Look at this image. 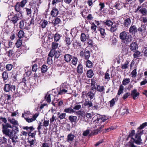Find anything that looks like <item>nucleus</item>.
Wrapping results in <instances>:
<instances>
[{"mask_svg":"<svg viewBox=\"0 0 147 147\" xmlns=\"http://www.w3.org/2000/svg\"><path fill=\"white\" fill-rule=\"evenodd\" d=\"M123 89V86L122 85H121L119 86V88L117 94L119 95L122 93Z\"/></svg>","mask_w":147,"mask_h":147,"instance_id":"nucleus-43","label":"nucleus"},{"mask_svg":"<svg viewBox=\"0 0 147 147\" xmlns=\"http://www.w3.org/2000/svg\"><path fill=\"white\" fill-rule=\"evenodd\" d=\"M21 6L19 4V3H17L15 6V10L18 13L17 14L18 16H22V12L21 11Z\"/></svg>","mask_w":147,"mask_h":147,"instance_id":"nucleus-18","label":"nucleus"},{"mask_svg":"<svg viewBox=\"0 0 147 147\" xmlns=\"http://www.w3.org/2000/svg\"><path fill=\"white\" fill-rule=\"evenodd\" d=\"M47 70V66L45 65H43L41 69V71L42 72L45 73Z\"/></svg>","mask_w":147,"mask_h":147,"instance_id":"nucleus-58","label":"nucleus"},{"mask_svg":"<svg viewBox=\"0 0 147 147\" xmlns=\"http://www.w3.org/2000/svg\"><path fill=\"white\" fill-rule=\"evenodd\" d=\"M78 59L77 57H74L72 58V60L71 61L72 64L75 66H76L78 62Z\"/></svg>","mask_w":147,"mask_h":147,"instance_id":"nucleus-51","label":"nucleus"},{"mask_svg":"<svg viewBox=\"0 0 147 147\" xmlns=\"http://www.w3.org/2000/svg\"><path fill=\"white\" fill-rule=\"evenodd\" d=\"M138 11L142 14V16H146L147 15V9L145 8L142 7L141 6H138L134 12L135 13H136Z\"/></svg>","mask_w":147,"mask_h":147,"instance_id":"nucleus-9","label":"nucleus"},{"mask_svg":"<svg viewBox=\"0 0 147 147\" xmlns=\"http://www.w3.org/2000/svg\"><path fill=\"white\" fill-rule=\"evenodd\" d=\"M69 87V85L67 82L63 83L60 86V90L58 92V94L61 95L66 93L67 91L68 88Z\"/></svg>","mask_w":147,"mask_h":147,"instance_id":"nucleus-6","label":"nucleus"},{"mask_svg":"<svg viewBox=\"0 0 147 147\" xmlns=\"http://www.w3.org/2000/svg\"><path fill=\"white\" fill-rule=\"evenodd\" d=\"M8 121L12 125H18V121L15 119L11 118L8 119Z\"/></svg>","mask_w":147,"mask_h":147,"instance_id":"nucleus-34","label":"nucleus"},{"mask_svg":"<svg viewBox=\"0 0 147 147\" xmlns=\"http://www.w3.org/2000/svg\"><path fill=\"white\" fill-rule=\"evenodd\" d=\"M13 67V65L11 64H7L5 66V68L8 71H11Z\"/></svg>","mask_w":147,"mask_h":147,"instance_id":"nucleus-55","label":"nucleus"},{"mask_svg":"<svg viewBox=\"0 0 147 147\" xmlns=\"http://www.w3.org/2000/svg\"><path fill=\"white\" fill-rule=\"evenodd\" d=\"M94 73L91 69L88 70L86 72V75L88 77L91 78L94 75Z\"/></svg>","mask_w":147,"mask_h":147,"instance_id":"nucleus-37","label":"nucleus"},{"mask_svg":"<svg viewBox=\"0 0 147 147\" xmlns=\"http://www.w3.org/2000/svg\"><path fill=\"white\" fill-rule=\"evenodd\" d=\"M123 5H124V3L118 1L116 2L115 5V6L116 8L118 10L121 9Z\"/></svg>","mask_w":147,"mask_h":147,"instance_id":"nucleus-25","label":"nucleus"},{"mask_svg":"<svg viewBox=\"0 0 147 147\" xmlns=\"http://www.w3.org/2000/svg\"><path fill=\"white\" fill-rule=\"evenodd\" d=\"M0 145L2 147H7V139L5 137L0 138Z\"/></svg>","mask_w":147,"mask_h":147,"instance_id":"nucleus-12","label":"nucleus"},{"mask_svg":"<svg viewBox=\"0 0 147 147\" xmlns=\"http://www.w3.org/2000/svg\"><path fill=\"white\" fill-rule=\"evenodd\" d=\"M147 126V122H145L144 123H143L142 125H141L139 127H138V129H140L139 130H138V132L137 133H138V131L141 132V133H140V136L142 134V131H141V130L144 128L145 126Z\"/></svg>","mask_w":147,"mask_h":147,"instance_id":"nucleus-38","label":"nucleus"},{"mask_svg":"<svg viewBox=\"0 0 147 147\" xmlns=\"http://www.w3.org/2000/svg\"><path fill=\"white\" fill-rule=\"evenodd\" d=\"M59 43L56 42H52L51 44V49L50 51V54L51 53H53V50H55L58 47Z\"/></svg>","mask_w":147,"mask_h":147,"instance_id":"nucleus-16","label":"nucleus"},{"mask_svg":"<svg viewBox=\"0 0 147 147\" xmlns=\"http://www.w3.org/2000/svg\"><path fill=\"white\" fill-rule=\"evenodd\" d=\"M61 36L59 34L57 33H56L54 36V41L55 42H57L60 39Z\"/></svg>","mask_w":147,"mask_h":147,"instance_id":"nucleus-40","label":"nucleus"},{"mask_svg":"<svg viewBox=\"0 0 147 147\" xmlns=\"http://www.w3.org/2000/svg\"><path fill=\"white\" fill-rule=\"evenodd\" d=\"M93 41L92 40L88 39H87V43L91 47L93 46Z\"/></svg>","mask_w":147,"mask_h":147,"instance_id":"nucleus-63","label":"nucleus"},{"mask_svg":"<svg viewBox=\"0 0 147 147\" xmlns=\"http://www.w3.org/2000/svg\"><path fill=\"white\" fill-rule=\"evenodd\" d=\"M16 89V87L14 85H11L9 84H5L3 87V90L5 92H9L10 91L14 92Z\"/></svg>","mask_w":147,"mask_h":147,"instance_id":"nucleus-7","label":"nucleus"},{"mask_svg":"<svg viewBox=\"0 0 147 147\" xmlns=\"http://www.w3.org/2000/svg\"><path fill=\"white\" fill-rule=\"evenodd\" d=\"M110 29V31L111 32H114L116 31L117 29V26L116 24L113 25L111 26Z\"/></svg>","mask_w":147,"mask_h":147,"instance_id":"nucleus-44","label":"nucleus"},{"mask_svg":"<svg viewBox=\"0 0 147 147\" xmlns=\"http://www.w3.org/2000/svg\"><path fill=\"white\" fill-rule=\"evenodd\" d=\"M22 43V40L20 39L18 40L16 43V46L17 48H19L21 46Z\"/></svg>","mask_w":147,"mask_h":147,"instance_id":"nucleus-59","label":"nucleus"},{"mask_svg":"<svg viewBox=\"0 0 147 147\" xmlns=\"http://www.w3.org/2000/svg\"><path fill=\"white\" fill-rule=\"evenodd\" d=\"M130 82L129 78H125L122 81V84L124 85H126L128 84Z\"/></svg>","mask_w":147,"mask_h":147,"instance_id":"nucleus-49","label":"nucleus"},{"mask_svg":"<svg viewBox=\"0 0 147 147\" xmlns=\"http://www.w3.org/2000/svg\"><path fill=\"white\" fill-rule=\"evenodd\" d=\"M86 66L87 67L90 68L92 66V63L91 61L88 60L86 62Z\"/></svg>","mask_w":147,"mask_h":147,"instance_id":"nucleus-54","label":"nucleus"},{"mask_svg":"<svg viewBox=\"0 0 147 147\" xmlns=\"http://www.w3.org/2000/svg\"><path fill=\"white\" fill-rule=\"evenodd\" d=\"M118 100V98L116 97L115 98H114L112 99L111 100L109 101L110 102V106L111 107H113L115 104V102Z\"/></svg>","mask_w":147,"mask_h":147,"instance_id":"nucleus-32","label":"nucleus"},{"mask_svg":"<svg viewBox=\"0 0 147 147\" xmlns=\"http://www.w3.org/2000/svg\"><path fill=\"white\" fill-rule=\"evenodd\" d=\"M141 133V131H138V133L135 134V131L134 130L131 131L127 138V139L131 138L128 144L129 147H136L134 144V142L138 145H140L142 143V140L140 138Z\"/></svg>","mask_w":147,"mask_h":147,"instance_id":"nucleus-2","label":"nucleus"},{"mask_svg":"<svg viewBox=\"0 0 147 147\" xmlns=\"http://www.w3.org/2000/svg\"><path fill=\"white\" fill-rule=\"evenodd\" d=\"M83 50H81L80 53V56L86 59H88L90 56V52L88 50L85 49L84 51Z\"/></svg>","mask_w":147,"mask_h":147,"instance_id":"nucleus-8","label":"nucleus"},{"mask_svg":"<svg viewBox=\"0 0 147 147\" xmlns=\"http://www.w3.org/2000/svg\"><path fill=\"white\" fill-rule=\"evenodd\" d=\"M60 55V52L59 51H56L55 50H53V53H51L50 54V52L49 54V56L51 57H53L55 55V57L58 58Z\"/></svg>","mask_w":147,"mask_h":147,"instance_id":"nucleus-14","label":"nucleus"},{"mask_svg":"<svg viewBox=\"0 0 147 147\" xmlns=\"http://www.w3.org/2000/svg\"><path fill=\"white\" fill-rule=\"evenodd\" d=\"M72 58V56L69 54H65L64 57V60L67 62L70 61Z\"/></svg>","mask_w":147,"mask_h":147,"instance_id":"nucleus-28","label":"nucleus"},{"mask_svg":"<svg viewBox=\"0 0 147 147\" xmlns=\"http://www.w3.org/2000/svg\"><path fill=\"white\" fill-rule=\"evenodd\" d=\"M84 105L85 107L89 108L92 106V104L91 101L88 100H86Z\"/></svg>","mask_w":147,"mask_h":147,"instance_id":"nucleus-27","label":"nucleus"},{"mask_svg":"<svg viewBox=\"0 0 147 147\" xmlns=\"http://www.w3.org/2000/svg\"><path fill=\"white\" fill-rule=\"evenodd\" d=\"M131 95L133 98L135 100L137 99V97L139 96V93L138 92H137L136 89H134L131 91Z\"/></svg>","mask_w":147,"mask_h":147,"instance_id":"nucleus-20","label":"nucleus"},{"mask_svg":"<svg viewBox=\"0 0 147 147\" xmlns=\"http://www.w3.org/2000/svg\"><path fill=\"white\" fill-rule=\"evenodd\" d=\"M142 51L145 55L147 56V47H143L142 49Z\"/></svg>","mask_w":147,"mask_h":147,"instance_id":"nucleus-64","label":"nucleus"},{"mask_svg":"<svg viewBox=\"0 0 147 147\" xmlns=\"http://www.w3.org/2000/svg\"><path fill=\"white\" fill-rule=\"evenodd\" d=\"M87 95L90 98V100H91L94 97V93L90 92L87 94Z\"/></svg>","mask_w":147,"mask_h":147,"instance_id":"nucleus-60","label":"nucleus"},{"mask_svg":"<svg viewBox=\"0 0 147 147\" xmlns=\"http://www.w3.org/2000/svg\"><path fill=\"white\" fill-rule=\"evenodd\" d=\"M39 114L38 113H36L33 115V116L31 118L27 117H25L24 119L28 123H31L34 121L38 116Z\"/></svg>","mask_w":147,"mask_h":147,"instance_id":"nucleus-13","label":"nucleus"},{"mask_svg":"<svg viewBox=\"0 0 147 147\" xmlns=\"http://www.w3.org/2000/svg\"><path fill=\"white\" fill-rule=\"evenodd\" d=\"M77 72L80 74H82L83 72V67L81 64H79L77 68Z\"/></svg>","mask_w":147,"mask_h":147,"instance_id":"nucleus-30","label":"nucleus"},{"mask_svg":"<svg viewBox=\"0 0 147 147\" xmlns=\"http://www.w3.org/2000/svg\"><path fill=\"white\" fill-rule=\"evenodd\" d=\"M8 56L9 57L13 56L15 55V51L14 48L12 49L9 50L8 52Z\"/></svg>","mask_w":147,"mask_h":147,"instance_id":"nucleus-45","label":"nucleus"},{"mask_svg":"<svg viewBox=\"0 0 147 147\" xmlns=\"http://www.w3.org/2000/svg\"><path fill=\"white\" fill-rule=\"evenodd\" d=\"M122 18L124 20L123 25L125 27H127L129 26L131 24V20L130 17L127 15H124Z\"/></svg>","mask_w":147,"mask_h":147,"instance_id":"nucleus-10","label":"nucleus"},{"mask_svg":"<svg viewBox=\"0 0 147 147\" xmlns=\"http://www.w3.org/2000/svg\"><path fill=\"white\" fill-rule=\"evenodd\" d=\"M74 135L72 133H70L67 136L66 141L71 144L74 141Z\"/></svg>","mask_w":147,"mask_h":147,"instance_id":"nucleus-15","label":"nucleus"},{"mask_svg":"<svg viewBox=\"0 0 147 147\" xmlns=\"http://www.w3.org/2000/svg\"><path fill=\"white\" fill-rule=\"evenodd\" d=\"M18 35L20 38H22L24 36V32L23 31L20 30L18 32Z\"/></svg>","mask_w":147,"mask_h":147,"instance_id":"nucleus-56","label":"nucleus"},{"mask_svg":"<svg viewBox=\"0 0 147 147\" xmlns=\"http://www.w3.org/2000/svg\"><path fill=\"white\" fill-rule=\"evenodd\" d=\"M119 37L123 42L125 44L129 43L132 40L131 36L130 35L127 34L125 31H123L120 33Z\"/></svg>","mask_w":147,"mask_h":147,"instance_id":"nucleus-4","label":"nucleus"},{"mask_svg":"<svg viewBox=\"0 0 147 147\" xmlns=\"http://www.w3.org/2000/svg\"><path fill=\"white\" fill-rule=\"evenodd\" d=\"M129 31L131 33L135 34L137 32V29L136 26L135 25H131L129 29Z\"/></svg>","mask_w":147,"mask_h":147,"instance_id":"nucleus-22","label":"nucleus"},{"mask_svg":"<svg viewBox=\"0 0 147 147\" xmlns=\"http://www.w3.org/2000/svg\"><path fill=\"white\" fill-rule=\"evenodd\" d=\"M45 98L47 102H51L50 94H47L45 96Z\"/></svg>","mask_w":147,"mask_h":147,"instance_id":"nucleus-47","label":"nucleus"},{"mask_svg":"<svg viewBox=\"0 0 147 147\" xmlns=\"http://www.w3.org/2000/svg\"><path fill=\"white\" fill-rule=\"evenodd\" d=\"M49 120H44L43 121V123H42L41 122L39 123V125L38 127V131L39 133H40V130L41 129L42 127L45 126V127H47L49 126Z\"/></svg>","mask_w":147,"mask_h":147,"instance_id":"nucleus-11","label":"nucleus"},{"mask_svg":"<svg viewBox=\"0 0 147 147\" xmlns=\"http://www.w3.org/2000/svg\"><path fill=\"white\" fill-rule=\"evenodd\" d=\"M11 129H12V130L14 135L16 136V134L19 133V130L18 127L14 125H12V126H11Z\"/></svg>","mask_w":147,"mask_h":147,"instance_id":"nucleus-29","label":"nucleus"},{"mask_svg":"<svg viewBox=\"0 0 147 147\" xmlns=\"http://www.w3.org/2000/svg\"><path fill=\"white\" fill-rule=\"evenodd\" d=\"M100 31L101 36H102V38H104V37L105 36L106 34L105 32V29L102 28H100Z\"/></svg>","mask_w":147,"mask_h":147,"instance_id":"nucleus-46","label":"nucleus"},{"mask_svg":"<svg viewBox=\"0 0 147 147\" xmlns=\"http://www.w3.org/2000/svg\"><path fill=\"white\" fill-rule=\"evenodd\" d=\"M72 40H71L70 38L68 37H66L65 40V45L67 47H69L71 44Z\"/></svg>","mask_w":147,"mask_h":147,"instance_id":"nucleus-36","label":"nucleus"},{"mask_svg":"<svg viewBox=\"0 0 147 147\" xmlns=\"http://www.w3.org/2000/svg\"><path fill=\"white\" fill-rule=\"evenodd\" d=\"M19 88L17 89V91L19 95L22 96L28 90V88L26 85L25 82H20L19 85Z\"/></svg>","mask_w":147,"mask_h":147,"instance_id":"nucleus-5","label":"nucleus"},{"mask_svg":"<svg viewBox=\"0 0 147 147\" xmlns=\"http://www.w3.org/2000/svg\"><path fill=\"white\" fill-rule=\"evenodd\" d=\"M2 126V131L3 134L11 138L13 142H16L18 137L14 135L13 133V131L11 129V125L10 124L7 123L5 124H3Z\"/></svg>","mask_w":147,"mask_h":147,"instance_id":"nucleus-3","label":"nucleus"},{"mask_svg":"<svg viewBox=\"0 0 147 147\" xmlns=\"http://www.w3.org/2000/svg\"><path fill=\"white\" fill-rule=\"evenodd\" d=\"M58 9L55 8L53 9L51 12V15L53 17H56L58 15Z\"/></svg>","mask_w":147,"mask_h":147,"instance_id":"nucleus-26","label":"nucleus"},{"mask_svg":"<svg viewBox=\"0 0 147 147\" xmlns=\"http://www.w3.org/2000/svg\"><path fill=\"white\" fill-rule=\"evenodd\" d=\"M140 52L138 51L135 52L134 54H133V56L134 58H137L140 56Z\"/></svg>","mask_w":147,"mask_h":147,"instance_id":"nucleus-53","label":"nucleus"},{"mask_svg":"<svg viewBox=\"0 0 147 147\" xmlns=\"http://www.w3.org/2000/svg\"><path fill=\"white\" fill-rule=\"evenodd\" d=\"M64 111L66 113H72L75 112L74 109L71 107L65 108L64 110Z\"/></svg>","mask_w":147,"mask_h":147,"instance_id":"nucleus-33","label":"nucleus"},{"mask_svg":"<svg viewBox=\"0 0 147 147\" xmlns=\"http://www.w3.org/2000/svg\"><path fill=\"white\" fill-rule=\"evenodd\" d=\"M4 97L5 98V100L6 99H7V100H8L10 99H11V96L8 95V94H5L4 96H1L0 98V100L1 101L3 102L4 100Z\"/></svg>","mask_w":147,"mask_h":147,"instance_id":"nucleus-31","label":"nucleus"},{"mask_svg":"<svg viewBox=\"0 0 147 147\" xmlns=\"http://www.w3.org/2000/svg\"><path fill=\"white\" fill-rule=\"evenodd\" d=\"M86 117L89 119H91L92 117L91 114L90 113H87L86 115ZM108 119V118L105 116H102L100 115L97 114L92 118V119L93 120L92 123L91 121L89 120V119L87 120V121L90 124H92L94 128H96L95 130H94L93 134H96L100 132V130L107 122L106 121Z\"/></svg>","mask_w":147,"mask_h":147,"instance_id":"nucleus-1","label":"nucleus"},{"mask_svg":"<svg viewBox=\"0 0 147 147\" xmlns=\"http://www.w3.org/2000/svg\"><path fill=\"white\" fill-rule=\"evenodd\" d=\"M2 77L3 81L6 82V81L8 80V73L7 71H4L3 72L2 74Z\"/></svg>","mask_w":147,"mask_h":147,"instance_id":"nucleus-21","label":"nucleus"},{"mask_svg":"<svg viewBox=\"0 0 147 147\" xmlns=\"http://www.w3.org/2000/svg\"><path fill=\"white\" fill-rule=\"evenodd\" d=\"M81 106L79 104L75 105L74 107L73 108V109L76 110H79L81 108Z\"/></svg>","mask_w":147,"mask_h":147,"instance_id":"nucleus-62","label":"nucleus"},{"mask_svg":"<svg viewBox=\"0 0 147 147\" xmlns=\"http://www.w3.org/2000/svg\"><path fill=\"white\" fill-rule=\"evenodd\" d=\"M105 24L108 27H110L113 25V22L111 20H107L105 22Z\"/></svg>","mask_w":147,"mask_h":147,"instance_id":"nucleus-50","label":"nucleus"},{"mask_svg":"<svg viewBox=\"0 0 147 147\" xmlns=\"http://www.w3.org/2000/svg\"><path fill=\"white\" fill-rule=\"evenodd\" d=\"M129 62L128 61H126L124 64L121 65V68L122 69H126L129 66Z\"/></svg>","mask_w":147,"mask_h":147,"instance_id":"nucleus-48","label":"nucleus"},{"mask_svg":"<svg viewBox=\"0 0 147 147\" xmlns=\"http://www.w3.org/2000/svg\"><path fill=\"white\" fill-rule=\"evenodd\" d=\"M137 74L136 69H135L131 73L132 77L133 78L136 77L137 76Z\"/></svg>","mask_w":147,"mask_h":147,"instance_id":"nucleus-61","label":"nucleus"},{"mask_svg":"<svg viewBox=\"0 0 147 147\" xmlns=\"http://www.w3.org/2000/svg\"><path fill=\"white\" fill-rule=\"evenodd\" d=\"M27 0H22L20 3L19 4L21 6V7H23L27 2Z\"/></svg>","mask_w":147,"mask_h":147,"instance_id":"nucleus-57","label":"nucleus"},{"mask_svg":"<svg viewBox=\"0 0 147 147\" xmlns=\"http://www.w3.org/2000/svg\"><path fill=\"white\" fill-rule=\"evenodd\" d=\"M26 23L24 21L22 20L21 21L20 23V28L22 29L25 28L26 26Z\"/></svg>","mask_w":147,"mask_h":147,"instance_id":"nucleus-39","label":"nucleus"},{"mask_svg":"<svg viewBox=\"0 0 147 147\" xmlns=\"http://www.w3.org/2000/svg\"><path fill=\"white\" fill-rule=\"evenodd\" d=\"M23 128L24 129L26 130L28 132V133L31 132L32 131L34 130V129L33 127L32 126L30 127L28 126L23 127Z\"/></svg>","mask_w":147,"mask_h":147,"instance_id":"nucleus-41","label":"nucleus"},{"mask_svg":"<svg viewBox=\"0 0 147 147\" xmlns=\"http://www.w3.org/2000/svg\"><path fill=\"white\" fill-rule=\"evenodd\" d=\"M48 24V21L45 20H41L39 24L40 26L42 28H45Z\"/></svg>","mask_w":147,"mask_h":147,"instance_id":"nucleus-24","label":"nucleus"},{"mask_svg":"<svg viewBox=\"0 0 147 147\" xmlns=\"http://www.w3.org/2000/svg\"><path fill=\"white\" fill-rule=\"evenodd\" d=\"M96 89L97 91L100 92H102L104 91L105 88L103 86L99 85H96Z\"/></svg>","mask_w":147,"mask_h":147,"instance_id":"nucleus-42","label":"nucleus"},{"mask_svg":"<svg viewBox=\"0 0 147 147\" xmlns=\"http://www.w3.org/2000/svg\"><path fill=\"white\" fill-rule=\"evenodd\" d=\"M68 119L71 123H76L77 121V117L76 116H70L69 117Z\"/></svg>","mask_w":147,"mask_h":147,"instance_id":"nucleus-23","label":"nucleus"},{"mask_svg":"<svg viewBox=\"0 0 147 147\" xmlns=\"http://www.w3.org/2000/svg\"><path fill=\"white\" fill-rule=\"evenodd\" d=\"M130 50L132 51H135L138 48V45L136 42H133L129 47Z\"/></svg>","mask_w":147,"mask_h":147,"instance_id":"nucleus-17","label":"nucleus"},{"mask_svg":"<svg viewBox=\"0 0 147 147\" xmlns=\"http://www.w3.org/2000/svg\"><path fill=\"white\" fill-rule=\"evenodd\" d=\"M66 116L65 113H62L60 114L59 113L58 114V117L60 120H61L64 118Z\"/></svg>","mask_w":147,"mask_h":147,"instance_id":"nucleus-52","label":"nucleus"},{"mask_svg":"<svg viewBox=\"0 0 147 147\" xmlns=\"http://www.w3.org/2000/svg\"><path fill=\"white\" fill-rule=\"evenodd\" d=\"M88 39V37L86 36V34L84 33H82L81 35L80 39L81 41L84 42Z\"/></svg>","mask_w":147,"mask_h":147,"instance_id":"nucleus-35","label":"nucleus"},{"mask_svg":"<svg viewBox=\"0 0 147 147\" xmlns=\"http://www.w3.org/2000/svg\"><path fill=\"white\" fill-rule=\"evenodd\" d=\"M18 14H16L14 16L11 18V19L10 20L11 22L13 23L14 24H15L17 22L19 18L21 16H18Z\"/></svg>","mask_w":147,"mask_h":147,"instance_id":"nucleus-19","label":"nucleus"}]
</instances>
